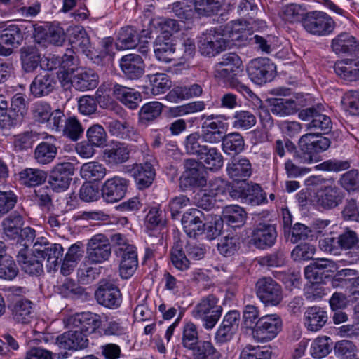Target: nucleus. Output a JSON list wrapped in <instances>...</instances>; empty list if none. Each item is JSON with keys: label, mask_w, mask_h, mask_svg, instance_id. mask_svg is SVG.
Returning a JSON list of instances; mask_svg holds the SVG:
<instances>
[{"label": "nucleus", "mask_w": 359, "mask_h": 359, "mask_svg": "<svg viewBox=\"0 0 359 359\" xmlns=\"http://www.w3.org/2000/svg\"><path fill=\"white\" fill-rule=\"evenodd\" d=\"M329 138L318 133H309L303 135L298 142L300 154L296 158L301 163L311 164L320 161L318 154L325 151L330 147Z\"/></svg>", "instance_id": "obj_1"}, {"label": "nucleus", "mask_w": 359, "mask_h": 359, "mask_svg": "<svg viewBox=\"0 0 359 359\" xmlns=\"http://www.w3.org/2000/svg\"><path fill=\"white\" fill-rule=\"evenodd\" d=\"M283 320L276 314H266L256 321L252 329V337L257 343H266L274 339L283 329Z\"/></svg>", "instance_id": "obj_2"}, {"label": "nucleus", "mask_w": 359, "mask_h": 359, "mask_svg": "<svg viewBox=\"0 0 359 359\" xmlns=\"http://www.w3.org/2000/svg\"><path fill=\"white\" fill-rule=\"evenodd\" d=\"M196 318L201 319L203 327L212 329L217 323L222 313V307L219 304V299L210 294L201 299L194 311Z\"/></svg>", "instance_id": "obj_3"}, {"label": "nucleus", "mask_w": 359, "mask_h": 359, "mask_svg": "<svg viewBox=\"0 0 359 359\" xmlns=\"http://www.w3.org/2000/svg\"><path fill=\"white\" fill-rule=\"evenodd\" d=\"M242 60L235 53L224 54L221 60L215 65L214 77L227 85L237 79L242 71Z\"/></svg>", "instance_id": "obj_4"}, {"label": "nucleus", "mask_w": 359, "mask_h": 359, "mask_svg": "<svg viewBox=\"0 0 359 359\" xmlns=\"http://www.w3.org/2000/svg\"><path fill=\"white\" fill-rule=\"evenodd\" d=\"M303 27L309 34L318 36L330 35L335 28L333 19L324 12L307 13L303 20Z\"/></svg>", "instance_id": "obj_5"}, {"label": "nucleus", "mask_w": 359, "mask_h": 359, "mask_svg": "<svg viewBox=\"0 0 359 359\" xmlns=\"http://www.w3.org/2000/svg\"><path fill=\"white\" fill-rule=\"evenodd\" d=\"M111 253L108 238L105 235L99 233L88 241L85 259L90 264H101L108 260Z\"/></svg>", "instance_id": "obj_6"}, {"label": "nucleus", "mask_w": 359, "mask_h": 359, "mask_svg": "<svg viewBox=\"0 0 359 359\" xmlns=\"http://www.w3.org/2000/svg\"><path fill=\"white\" fill-rule=\"evenodd\" d=\"M74 173V165L72 163H58L50 171L48 183L54 191H65L69 188Z\"/></svg>", "instance_id": "obj_7"}, {"label": "nucleus", "mask_w": 359, "mask_h": 359, "mask_svg": "<svg viewBox=\"0 0 359 359\" xmlns=\"http://www.w3.org/2000/svg\"><path fill=\"white\" fill-rule=\"evenodd\" d=\"M255 288L257 297L265 305L277 306L283 299L281 286L271 278L259 279Z\"/></svg>", "instance_id": "obj_8"}, {"label": "nucleus", "mask_w": 359, "mask_h": 359, "mask_svg": "<svg viewBox=\"0 0 359 359\" xmlns=\"http://www.w3.org/2000/svg\"><path fill=\"white\" fill-rule=\"evenodd\" d=\"M119 280H103L100 281L99 287L95 291V296L97 302L109 309H116L121 305V294L117 285Z\"/></svg>", "instance_id": "obj_9"}, {"label": "nucleus", "mask_w": 359, "mask_h": 359, "mask_svg": "<svg viewBox=\"0 0 359 359\" xmlns=\"http://www.w3.org/2000/svg\"><path fill=\"white\" fill-rule=\"evenodd\" d=\"M276 66L268 58H256L252 60L247 67V72L250 80L259 85H262L273 79Z\"/></svg>", "instance_id": "obj_10"}, {"label": "nucleus", "mask_w": 359, "mask_h": 359, "mask_svg": "<svg viewBox=\"0 0 359 359\" xmlns=\"http://www.w3.org/2000/svg\"><path fill=\"white\" fill-rule=\"evenodd\" d=\"M67 327L76 328L86 334L93 333L101 324L99 316L91 312H81L64 318Z\"/></svg>", "instance_id": "obj_11"}, {"label": "nucleus", "mask_w": 359, "mask_h": 359, "mask_svg": "<svg viewBox=\"0 0 359 359\" xmlns=\"http://www.w3.org/2000/svg\"><path fill=\"white\" fill-rule=\"evenodd\" d=\"M226 48V41L223 35L215 30H209L201 34L198 41V49L201 55L215 57Z\"/></svg>", "instance_id": "obj_12"}, {"label": "nucleus", "mask_w": 359, "mask_h": 359, "mask_svg": "<svg viewBox=\"0 0 359 359\" xmlns=\"http://www.w3.org/2000/svg\"><path fill=\"white\" fill-rule=\"evenodd\" d=\"M222 116L210 115L203 116L205 119L202 123V140L210 144H218L224 137V131L226 123L219 119Z\"/></svg>", "instance_id": "obj_13"}, {"label": "nucleus", "mask_w": 359, "mask_h": 359, "mask_svg": "<svg viewBox=\"0 0 359 359\" xmlns=\"http://www.w3.org/2000/svg\"><path fill=\"white\" fill-rule=\"evenodd\" d=\"M184 172L180 180L185 187H203L207 184L204 165L196 159L184 161Z\"/></svg>", "instance_id": "obj_14"}, {"label": "nucleus", "mask_w": 359, "mask_h": 359, "mask_svg": "<svg viewBox=\"0 0 359 359\" xmlns=\"http://www.w3.org/2000/svg\"><path fill=\"white\" fill-rule=\"evenodd\" d=\"M128 188L126 180L114 177L105 181L101 188V194L107 203H116L126 195Z\"/></svg>", "instance_id": "obj_15"}, {"label": "nucleus", "mask_w": 359, "mask_h": 359, "mask_svg": "<svg viewBox=\"0 0 359 359\" xmlns=\"http://www.w3.org/2000/svg\"><path fill=\"white\" fill-rule=\"evenodd\" d=\"M277 231L274 225L259 223L252 231L251 242L259 249L272 247L276 241Z\"/></svg>", "instance_id": "obj_16"}, {"label": "nucleus", "mask_w": 359, "mask_h": 359, "mask_svg": "<svg viewBox=\"0 0 359 359\" xmlns=\"http://www.w3.org/2000/svg\"><path fill=\"white\" fill-rule=\"evenodd\" d=\"M57 82L53 73L43 72L34 77L29 86L30 93L35 97L47 96L54 90Z\"/></svg>", "instance_id": "obj_17"}, {"label": "nucleus", "mask_w": 359, "mask_h": 359, "mask_svg": "<svg viewBox=\"0 0 359 359\" xmlns=\"http://www.w3.org/2000/svg\"><path fill=\"white\" fill-rule=\"evenodd\" d=\"M56 344L60 348L69 351H79L88 345L87 334L79 330H69L59 335Z\"/></svg>", "instance_id": "obj_18"}, {"label": "nucleus", "mask_w": 359, "mask_h": 359, "mask_svg": "<svg viewBox=\"0 0 359 359\" xmlns=\"http://www.w3.org/2000/svg\"><path fill=\"white\" fill-rule=\"evenodd\" d=\"M56 143L57 140L54 136H46L45 140L39 143L34 149V158L36 163L40 165L52 163L57 154L58 147Z\"/></svg>", "instance_id": "obj_19"}, {"label": "nucleus", "mask_w": 359, "mask_h": 359, "mask_svg": "<svg viewBox=\"0 0 359 359\" xmlns=\"http://www.w3.org/2000/svg\"><path fill=\"white\" fill-rule=\"evenodd\" d=\"M182 224L187 235L195 237L204 230L203 213L197 208L189 209L182 216Z\"/></svg>", "instance_id": "obj_20"}, {"label": "nucleus", "mask_w": 359, "mask_h": 359, "mask_svg": "<svg viewBox=\"0 0 359 359\" xmlns=\"http://www.w3.org/2000/svg\"><path fill=\"white\" fill-rule=\"evenodd\" d=\"M110 241L123 251L120 269H132L135 266V246L130 244L126 236L119 233L112 234Z\"/></svg>", "instance_id": "obj_21"}, {"label": "nucleus", "mask_w": 359, "mask_h": 359, "mask_svg": "<svg viewBox=\"0 0 359 359\" xmlns=\"http://www.w3.org/2000/svg\"><path fill=\"white\" fill-rule=\"evenodd\" d=\"M318 204L325 209L337 207L341 203L343 194L336 185H327L322 187L316 194Z\"/></svg>", "instance_id": "obj_22"}, {"label": "nucleus", "mask_w": 359, "mask_h": 359, "mask_svg": "<svg viewBox=\"0 0 359 359\" xmlns=\"http://www.w3.org/2000/svg\"><path fill=\"white\" fill-rule=\"evenodd\" d=\"M331 47L337 55H359V43L348 33H341L332 40Z\"/></svg>", "instance_id": "obj_23"}, {"label": "nucleus", "mask_w": 359, "mask_h": 359, "mask_svg": "<svg viewBox=\"0 0 359 359\" xmlns=\"http://www.w3.org/2000/svg\"><path fill=\"white\" fill-rule=\"evenodd\" d=\"M304 319V325L308 330L318 332L325 325L328 317L324 309L314 306L307 308Z\"/></svg>", "instance_id": "obj_24"}, {"label": "nucleus", "mask_w": 359, "mask_h": 359, "mask_svg": "<svg viewBox=\"0 0 359 359\" xmlns=\"http://www.w3.org/2000/svg\"><path fill=\"white\" fill-rule=\"evenodd\" d=\"M13 319L18 323L28 324L34 317L33 303L27 299H19L10 306Z\"/></svg>", "instance_id": "obj_25"}, {"label": "nucleus", "mask_w": 359, "mask_h": 359, "mask_svg": "<svg viewBox=\"0 0 359 359\" xmlns=\"http://www.w3.org/2000/svg\"><path fill=\"white\" fill-rule=\"evenodd\" d=\"M69 41L72 49L81 52L88 57L90 55V41L83 27L79 26L73 27L69 32Z\"/></svg>", "instance_id": "obj_26"}, {"label": "nucleus", "mask_w": 359, "mask_h": 359, "mask_svg": "<svg viewBox=\"0 0 359 359\" xmlns=\"http://www.w3.org/2000/svg\"><path fill=\"white\" fill-rule=\"evenodd\" d=\"M334 69L337 75L344 80H359V61L350 59L339 60L335 62Z\"/></svg>", "instance_id": "obj_27"}, {"label": "nucleus", "mask_w": 359, "mask_h": 359, "mask_svg": "<svg viewBox=\"0 0 359 359\" xmlns=\"http://www.w3.org/2000/svg\"><path fill=\"white\" fill-rule=\"evenodd\" d=\"M72 85L79 90H89L98 85V75L93 69H81L73 76Z\"/></svg>", "instance_id": "obj_28"}, {"label": "nucleus", "mask_w": 359, "mask_h": 359, "mask_svg": "<svg viewBox=\"0 0 359 359\" xmlns=\"http://www.w3.org/2000/svg\"><path fill=\"white\" fill-rule=\"evenodd\" d=\"M146 161L144 164L136 165L137 172L136 173V184L139 189L149 187L156 175L155 170L151 163L153 156L149 153L146 154Z\"/></svg>", "instance_id": "obj_29"}, {"label": "nucleus", "mask_w": 359, "mask_h": 359, "mask_svg": "<svg viewBox=\"0 0 359 359\" xmlns=\"http://www.w3.org/2000/svg\"><path fill=\"white\" fill-rule=\"evenodd\" d=\"M20 183L27 187L43 184L47 179V172L39 168H26L18 172Z\"/></svg>", "instance_id": "obj_30"}, {"label": "nucleus", "mask_w": 359, "mask_h": 359, "mask_svg": "<svg viewBox=\"0 0 359 359\" xmlns=\"http://www.w3.org/2000/svg\"><path fill=\"white\" fill-rule=\"evenodd\" d=\"M226 170L234 181H245L252 174L251 163L245 158L233 159L228 164Z\"/></svg>", "instance_id": "obj_31"}, {"label": "nucleus", "mask_w": 359, "mask_h": 359, "mask_svg": "<svg viewBox=\"0 0 359 359\" xmlns=\"http://www.w3.org/2000/svg\"><path fill=\"white\" fill-rule=\"evenodd\" d=\"M20 60L23 70L27 73L34 72L41 60V54L36 46H28L20 49Z\"/></svg>", "instance_id": "obj_32"}, {"label": "nucleus", "mask_w": 359, "mask_h": 359, "mask_svg": "<svg viewBox=\"0 0 359 359\" xmlns=\"http://www.w3.org/2000/svg\"><path fill=\"white\" fill-rule=\"evenodd\" d=\"M203 88L199 84L194 83L190 86H177L172 89L166 95L167 100L177 102L180 100L189 99L200 96Z\"/></svg>", "instance_id": "obj_33"}, {"label": "nucleus", "mask_w": 359, "mask_h": 359, "mask_svg": "<svg viewBox=\"0 0 359 359\" xmlns=\"http://www.w3.org/2000/svg\"><path fill=\"white\" fill-rule=\"evenodd\" d=\"M259 0H241L237 11L240 16L246 20L248 25H262V20H256V16L259 11Z\"/></svg>", "instance_id": "obj_34"}, {"label": "nucleus", "mask_w": 359, "mask_h": 359, "mask_svg": "<svg viewBox=\"0 0 359 359\" xmlns=\"http://www.w3.org/2000/svg\"><path fill=\"white\" fill-rule=\"evenodd\" d=\"M175 47L171 40L158 36L154 45V53L156 58L164 62H170L175 59Z\"/></svg>", "instance_id": "obj_35"}, {"label": "nucleus", "mask_w": 359, "mask_h": 359, "mask_svg": "<svg viewBox=\"0 0 359 359\" xmlns=\"http://www.w3.org/2000/svg\"><path fill=\"white\" fill-rule=\"evenodd\" d=\"M270 102L271 112L280 117L292 115L298 111V104L292 99L273 98Z\"/></svg>", "instance_id": "obj_36"}, {"label": "nucleus", "mask_w": 359, "mask_h": 359, "mask_svg": "<svg viewBox=\"0 0 359 359\" xmlns=\"http://www.w3.org/2000/svg\"><path fill=\"white\" fill-rule=\"evenodd\" d=\"M26 102L22 95H15L11 101V107L8 108L10 114V128L17 126L26 114Z\"/></svg>", "instance_id": "obj_37"}, {"label": "nucleus", "mask_w": 359, "mask_h": 359, "mask_svg": "<svg viewBox=\"0 0 359 359\" xmlns=\"http://www.w3.org/2000/svg\"><path fill=\"white\" fill-rule=\"evenodd\" d=\"M257 123L255 114L248 110L236 111L232 116V128L237 130H248L253 128Z\"/></svg>", "instance_id": "obj_38"}, {"label": "nucleus", "mask_w": 359, "mask_h": 359, "mask_svg": "<svg viewBox=\"0 0 359 359\" xmlns=\"http://www.w3.org/2000/svg\"><path fill=\"white\" fill-rule=\"evenodd\" d=\"M142 81H145L147 84H151V92L154 95L165 93L172 86L169 76L165 74H156L153 76V79L149 75H145L140 80L141 83Z\"/></svg>", "instance_id": "obj_39"}, {"label": "nucleus", "mask_w": 359, "mask_h": 359, "mask_svg": "<svg viewBox=\"0 0 359 359\" xmlns=\"http://www.w3.org/2000/svg\"><path fill=\"white\" fill-rule=\"evenodd\" d=\"M198 158L210 170L216 171L223 166V156L216 147L208 146Z\"/></svg>", "instance_id": "obj_40"}, {"label": "nucleus", "mask_w": 359, "mask_h": 359, "mask_svg": "<svg viewBox=\"0 0 359 359\" xmlns=\"http://www.w3.org/2000/svg\"><path fill=\"white\" fill-rule=\"evenodd\" d=\"M174 239L170 250L171 262L177 269H186L189 266V261L183 251L184 241L178 236H175Z\"/></svg>", "instance_id": "obj_41"}, {"label": "nucleus", "mask_w": 359, "mask_h": 359, "mask_svg": "<svg viewBox=\"0 0 359 359\" xmlns=\"http://www.w3.org/2000/svg\"><path fill=\"white\" fill-rule=\"evenodd\" d=\"M285 264V255L281 252H277L266 256L254 259L248 267H283Z\"/></svg>", "instance_id": "obj_42"}, {"label": "nucleus", "mask_w": 359, "mask_h": 359, "mask_svg": "<svg viewBox=\"0 0 359 359\" xmlns=\"http://www.w3.org/2000/svg\"><path fill=\"white\" fill-rule=\"evenodd\" d=\"M23 224L22 217L18 214H13L5 218L1 225L4 234L10 239H15L20 236Z\"/></svg>", "instance_id": "obj_43"}, {"label": "nucleus", "mask_w": 359, "mask_h": 359, "mask_svg": "<svg viewBox=\"0 0 359 359\" xmlns=\"http://www.w3.org/2000/svg\"><path fill=\"white\" fill-rule=\"evenodd\" d=\"M246 213L238 205L226 206L222 212V219L233 227L242 226L245 220Z\"/></svg>", "instance_id": "obj_44"}, {"label": "nucleus", "mask_w": 359, "mask_h": 359, "mask_svg": "<svg viewBox=\"0 0 359 359\" xmlns=\"http://www.w3.org/2000/svg\"><path fill=\"white\" fill-rule=\"evenodd\" d=\"M83 244L78 241L72 244L67 250L62 259L60 269H69L75 268L83 255Z\"/></svg>", "instance_id": "obj_45"}, {"label": "nucleus", "mask_w": 359, "mask_h": 359, "mask_svg": "<svg viewBox=\"0 0 359 359\" xmlns=\"http://www.w3.org/2000/svg\"><path fill=\"white\" fill-rule=\"evenodd\" d=\"M104 157L109 164H120L129 158V150L124 144L117 143L112 147L104 150Z\"/></svg>", "instance_id": "obj_46"}, {"label": "nucleus", "mask_w": 359, "mask_h": 359, "mask_svg": "<svg viewBox=\"0 0 359 359\" xmlns=\"http://www.w3.org/2000/svg\"><path fill=\"white\" fill-rule=\"evenodd\" d=\"M222 149L227 154H238L242 151L245 147V140L241 134L233 132L224 135Z\"/></svg>", "instance_id": "obj_47"}, {"label": "nucleus", "mask_w": 359, "mask_h": 359, "mask_svg": "<svg viewBox=\"0 0 359 359\" xmlns=\"http://www.w3.org/2000/svg\"><path fill=\"white\" fill-rule=\"evenodd\" d=\"M194 359H219L220 353L210 341H201L194 347Z\"/></svg>", "instance_id": "obj_48"}, {"label": "nucleus", "mask_w": 359, "mask_h": 359, "mask_svg": "<svg viewBox=\"0 0 359 359\" xmlns=\"http://www.w3.org/2000/svg\"><path fill=\"white\" fill-rule=\"evenodd\" d=\"M63 248L59 243H51L43 252L39 259L46 260L48 269H55V267L62 262Z\"/></svg>", "instance_id": "obj_49"}, {"label": "nucleus", "mask_w": 359, "mask_h": 359, "mask_svg": "<svg viewBox=\"0 0 359 359\" xmlns=\"http://www.w3.org/2000/svg\"><path fill=\"white\" fill-rule=\"evenodd\" d=\"M222 191L223 189L219 185H217L216 183L212 184L208 193L201 191L196 195L195 203L202 209L210 210L214 205V197Z\"/></svg>", "instance_id": "obj_50"}, {"label": "nucleus", "mask_w": 359, "mask_h": 359, "mask_svg": "<svg viewBox=\"0 0 359 359\" xmlns=\"http://www.w3.org/2000/svg\"><path fill=\"white\" fill-rule=\"evenodd\" d=\"M23 36L20 28L16 25H11L0 34V43L11 48L20 45Z\"/></svg>", "instance_id": "obj_51"}, {"label": "nucleus", "mask_w": 359, "mask_h": 359, "mask_svg": "<svg viewBox=\"0 0 359 359\" xmlns=\"http://www.w3.org/2000/svg\"><path fill=\"white\" fill-rule=\"evenodd\" d=\"M306 14V8L303 6L290 4L282 8L280 15L285 21L290 22H302L303 25V20Z\"/></svg>", "instance_id": "obj_52"}, {"label": "nucleus", "mask_w": 359, "mask_h": 359, "mask_svg": "<svg viewBox=\"0 0 359 359\" xmlns=\"http://www.w3.org/2000/svg\"><path fill=\"white\" fill-rule=\"evenodd\" d=\"M38 134L33 131H25L15 135L13 137V149L15 151H26L31 149Z\"/></svg>", "instance_id": "obj_53"}, {"label": "nucleus", "mask_w": 359, "mask_h": 359, "mask_svg": "<svg viewBox=\"0 0 359 359\" xmlns=\"http://www.w3.org/2000/svg\"><path fill=\"white\" fill-rule=\"evenodd\" d=\"M83 132L84 129L78 118L75 116H68L61 134L70 140L76 142L82 137Z\"/></svg>", "instance_id": "obj_54"}, {"label": "nucleus", "mask_w": 359, "mask_h": 359, "mask_svg": "<svg viewBox=\"0 0 359 359\" xmlns=\"http://www.w3.org/2000/svg\"><path fill=\"white\" fill-rule=\"evenodd\" d=\"M163 104L159 102H150L145 104L139 112V122L142 124L154 120L162 112Z\"/></svg>", "instance_id": "obj_55"}, {"label": "nucleus", "mask_w": 359, "mask_h": 359, "mask_svg": "<svg viewBox=\"0 0 359 359\" xmlns=\"http://www.w3.org/2000/svg\"><path fill=\"white\" fill-rule=\"evenodd\" d=\"M135 29L133 26L122 27L117 36L116 48L118 50L132 49L135 48Z\"/></svg>", "instance_id": "obj_56"}, {"label": "nucleus", "mask_w": 359, "mask_h": 359, "mask_svg": "<svg viewBox=\"0 0 359 359\" xmlns=\"http://www.w3.org/2000/svg\"><path fill=\"white\" fill-rule=\"evenodd\" d=\"M318 246L320 249L325 252L334 255L341 254V245L339 244V236L334 231L320 238Z\"/></svg>", "instance_id": "obj_57"}, {"label": "nucleus", "mask_w": 359, "mask_h": 359, "mask_svg": "<svg viewBox=\"0 0 359 359\" xmlns=\"http://www.w3.org/2000/svg\"><path fill=\"white\" fill-rule=\"evenodd\" d=\"M81 176L86 180H100L106 175L104 166L97 162L84 163L81 168Z\"/></svg>", "instance_id": "obj_58"}, {"label": "nucleus", "mask_w": 359, "mask_h": 359, "mask_svg": "<svg viewBox=\"0 0 359 359\" xmlns=\"http://www.w3.org/2000/svg\"><path fill=\"white\" fill-rule=\"evenodd\" d=\"M202 135L194 132L187 135L184 140V147L187 154L198 157L208 147L202 144Z\"/></svg>", "instance_id": "obj_59"}, {"label": "nucleus", "mask_w": 359, "mask_h": 359, "mask_svg": "<svg viewBox=\"0 0 359 359\" xmlns=\"http://www.w3.org/2000/svg\"><path fill=\"white\" fill-rule=\"evenodd\" d=\"M271 355L269 347L248 345L241 351L240 359H271Z\"/></svg>", "instance_id": "obj_60"}, {"label": "nucleus", "mask_w": 359, "mask_h": 359, "mask_svg": "<svg viewBox=\"0 0 359 359\" xmlns=\"http://www.w3.org/2000/svg\"><path fill=\"white\" fill-rule=\"evenodd\" d=\"M112 90L113 95L122 104L130 109H135V92L133 88L116 83Z\"/></svg>", "instance_id": "obj_61"}, {"label": "nucleus", "mask_w": 359, "mask_h": 359, "mask_svg": "<svg viewBox=\"0 0 359 359\" xmlns=\"http://www.w3.org/2000/svg\"><path fill=\"white\" fill-rule=\"evenodd\" d=\"M341 105L352 115H359V90L346 91L341 97Z\"/></svg>", "instance_id": "obj_62"}, {"label": "nucleus", "mask_w": 359, "mask_h": 359, "mask_svg": "<svg viewBox=\"0 0 359 359\" xmlns=\"http://www.w3.org/2000/svg\"><path fill=\"white\" fill-rule=\"evenodd\" d=\"M330 337L326 336L315 339L311 344L310 353L315 359H321L330 352Z\"/></svg>", "instance_id": "obj_63"}, {"label": "nucleus", "mask_w": 359, "mask_h": 359, "mask_svg": "<svg viewBox=\"0 0 359 359\" xmlns=\"http://www.w3.org/2000/svg\"><path fill=\"white\" fill-rule=\"evenodd\" d=\"M87 140L95 147H102L106 144L107 135L104 128L99 124L91 126L86 131Z\"/></svg>", "instance_id": "obj_64"}]
</instances>
